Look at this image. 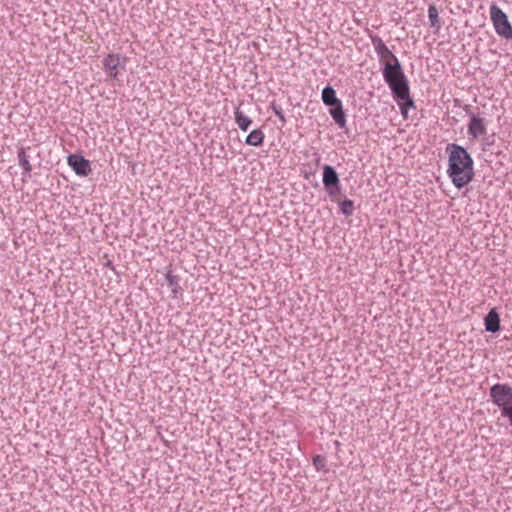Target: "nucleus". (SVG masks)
I'll return each instance as SVG.
<instances>
[{
	"instance_id": "7",
	"label": "nucleus",
	"mask_w": 512,
	"mask_h": 512,
	"mask_svg": "<svg viewBox=\"0 0 512 512\" xmlns=\"http://www.w3.org/2000/svg\"><path fill=\"white\" fill-rule=\"evenodd\" d=\"M468 133L474 138L477 139L480 136H483L486 134V125L484 122V119L473 116L470 119L469 125H468Z\"/></svg>"
},
{
	"instance_id": "1",
	"label": "nucleus",
	"mask_w": 512,
	"mask_h": 512,
	"mask_svg": "<svg viewBox=\"0 0 512 512\" xmlns=\"http://www.w3.org/2000/svg\"><path fill=\"white\" fill-rule=\"evenodd\" d=\"M446 152L448 153L447 175L456 188H463L473 180V159L466 149L457 144H449Z\"/></svg>"
},
{
	"instance_id": "3",
	"label": "nucleus",
	"mask_w": 512,
	"mask_h": 512,
	"mask_svg": "<svg viewBox=\"0 0 512 512\" xmlns=\"http://www.w3.org/2000/svg\"><path fill=\"white\" fill-rule=\"evenodd\" d=\"M490 396L512 426V387L507 384H495L490 389Z\"/></svg>"
},
{
	"instance_id": "2",
	"label": "nucleus",
	"mask_w": 512,
	"mask_h": 512,
	"mask_svg": "<svg viewBox=\"0 0 512 512\" xmlns=\"http://www.w3.org/2000/svg\"><path fill=\"white\" fill-rule=\"evenodd\" d=\"M383 77L398 101L401 114L407 118L408 108L413 107V101L409 96V87L399 61L385 63Z\"/></svg>"
},
{
	"instance_id": "15",
	"label": "nucleus",
	"mask_w": 512,
	"mask_h": 512,
	"mask_svg": "<svg viewBox=\"0 0 512 512\" xmlns=\"http://www.w3.org/2000/svg\"><path fill=\"white\" fill-rule=\"evenodd\" d=\"M18 159L19 164L23 168L24 172L29 174L32 171V165L30 161L28 160V156L26 154V149L24 147H21L18 150Z\"/></svg>"
},
{
	"instance_id": "6",
	"label": "nucleus",
	"mask_w": 512,
	"mask_h": 512,
	"mask_svg": "<svg viewBox=\"0 0 512 512\" xmlns=\"http://www.w3.org/2000/svg\"><path fill=\"white\" fill-rule=\"evenodd\" d=\"M67 163L78 176L85 177L91 172L90 162L81 155H69Z\"/></svg>"
},
{
	"instance_id": "16",
	"label": "nucleus",
	"mask_w": 512,
	"mask_h": 512,
	"mask_svg": "<svg viewBox=\"0 0 512 512\" xmlns=\"http://www.w3.org/2000/svg\"><path fill=\"white\" fill-rule=\"evenodd\" d=\"M428 17L432 27H440L438 10L434 5L429 6Z\"/></svg>"
},
{
	"instance_id": "11",
	"label": "nucleus",
	"mask_w": 512,
	"mask_h": 512,
	"mask_svg": "<svg viewBox=\"0 0 512 512\" xmlns=\"http://www.w3.org/2000/svg\"><path fill=\"white\" fill-rule=\"evenodd\" d=\"M322 100L325 105L331 107L341 104V101L336 97L335 90L330 86H327L323 89Z\"/></svg>"
},
{
	"instance_id": "17",
	"label": "nucleus",
	"mask_w": 512,
	"mask_h": 512,
	"mask_svg": "<svg viewBox=\"0 0 512 512\" xmlns=\"http://www.w3.org/2000/svg\"><path fill=\"white\" fill-rule=\"evenodd\" d=\"M313 465L317 471H328L326 468V459L322 455H316L313 458Z\"/></svg>"
},
{
	"instance_id": "20",
	"label": "nucleus",
	"mask_w": 512,
	"mask_h": 512,
	"mask_svg": "<svg viewBox=\"0 0 512 512\" xmlns=\"http://www.w3.org/2000/svg\"><path fill=\"white\" fill-rule=\"evenodd\" d=\"M174 280H175L174 276H172L171 274H167V281H168L169 285L173 286Z\"/></svg>"
},
{
	"instance_id": "12",
	"label": "nucleus",
	"mask_w": 512,
	"mask_h": 512,
	"mask_svg": "<svg viewBox=\"0 0 512 512\" xmlns=\"http://www.w3.org/2000/svg\"><path fill=\"white\" fill-rule=\"evenodd\" d=\"M234 119L238 127L242 131H247L249 126L252 124V119L246 116L240 108H236L234 111Z\"/></svg>"
},
{
	"instance_id": "21",
	"label": "nucleus",
	"mask_w": 512,
	"mask_h": 512,
	"mask_svg": "<svg viewBox=\"0 0 512 512\" xmlns=\"http://www.w3.org/2000/svg\"><path fill=\"white\" fill-rule=\"evenodd\" d=\"M329 194H330V195L334 194V191L331 189V190L329 191Z\"/></svg>"
},
{
	"instance_id": "10",
	"label": "nucleus",
	"mask_w": 512,
	"mask_h": 512,
	"mask_svg": "<svg viewBox=\"0 0 512 512\" xmlns=\"http://www.w3.org/2000/svg\"><path fill=\"white\" fill-rule=\"evenodd\" d=\"M381 61L385 63H394L398 61L397 57L389 50V48L380 40L375 47Z\"/></svg>"
},
{
	"instance_id": "9",
	"label": "nucleus",
	"mask_w": 512,
	"mask_h": 512,
	"mask_svg": "<svg viewBox=\"0 0 512 512\" xmlns=\"http://www.w3.org/2000/svg\"><path fill=\"white\" fill-rule=\"evenodd\" d=\"M323 183L326 188L331 186L337 187L339 184V178L336 171L329 165H325L323 167Z\"/></svg>"
},
{
	"instance_id": "13",
	"label": "nucleus",
	"mask_w": 512,
	"mask_h": 512,
	"mask_svg": "<svg viewBox=\"0 0 512 512\" xmlns=\"http://www.w3.org/2000/svg\"><path fill=\"white\" fill-rule=\"evenodd\" d=\"M330 114H331L332 118L338 124V126L340 128H344L345 127V125H346V118H345V114H344V111H343V108H342V103L338 104L336 106H333L330 109Z\"/></svg>"
},
{
	"instance_id": "18",
	"label": "nucleus",
	"mask_w": 512,
	"mask_h": 512,
	"mask_svg": "<svg viewBox=\"0 0 512 512\" xmlns=\"http://www.w3.org/2000/svg\"><path fill=\"white\" fill-rule=\"evenodd\" d=\"M340 209L342 211L343 214L349 216L353 213V210H354V207H353V202L351 200H344L341 202L340 204Z\"/></svg>"
},
{
	"instance_id": "4",
	"label": "nucleus",
	"mask_w": 512,
	"mask_h": 512,
	"mask_svg": "<svg viewBox=\"0 0 512 512\" xmlns=\"http://www.w3.org/2000/svg\"><path fill=\"white\" fill-rule=\"evenodd\" d=\"M128 58L120 53H109L102 61L103 69L109 79L118 80L126 70Z\"/></svg>"
},
{
	"instance_id": "14",
	"label": "nucleus",
	"mask_w": 512,
	"mask_h": 512,
	"mask_svg": "<svg viewBox=\"0 0 512 512\" xmlns=\"http://www.w3.org/2000/svg\"><path fill=\"white\" fill-rule=\"evenodd\" d=\"M265 135L261 129L251 131L246 137V144L251 146H261L263 144Z\"/></svg>"
},
{
	"instance_id": "19",
	"label": "nucleus",
	"mask_w": 512,
	"mask_h": 512,
	"mask_svg": "<svg viewBox=\"0 0 512 512\" xmlns=\"http://www.w3.org/2000/svg\"><path fill=\"white\" fill-rule=\"evenodd\" d=\"M274 111H275V114L277 115V117L279 118V120L281 122H285V117H284L282 111L280 109H276V108H274Z\"/></svg>"
},
{
	"instance_id": "8",
	"label": "nucleus",
	"mask_w": 512,
	"mask_h": 512,
	"mask_svg": "<svg viewBox=\"0 0 512 512\" xmlns=\"http://www.w3.org/2000/svg\"><path fill=\"white\" fill-rule=\"evenodd\" d=\"M485 329L489 332H497L500 329L499 314L495 309H491L484 319Z\"/></svg>"
},
{
	"instance_id": "5",
	"label": "nucleus",
	"mask_w": 512,
	"mask_h": 512,
	"mask_svg": "<svg viewBox=\"0 0 512 512\" xmlns=\"http://www.w3.org/2000/svg\"><path fill=\"white\" fill-rule=\"evenodd\" d=\"M490 18L496 33L506 39L512 38V26L506 14L495 4L490 7Z\"/></svg>"
}]
</instances>
